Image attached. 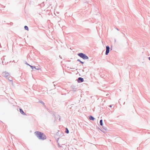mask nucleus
I'll return each mask as SVG.
<instances>
[{"label":"nucleus","mask_w":150,"mask_h":150,"mask_svg":"<svg viewBox=\"0 0 150 150\" xmlns=\"http://www.w3.org/2000/svg\"><path fill=\"white\" fill-rule=\"evenodd\" d=\"M35 134L39 139L44 140L46 138V136L45 134L40 132H35Z\"/></svg>","instance_id":"obj_1"},{"label":"nucleus","mask_w":150,"mask_h":150,"mask_svg":"<svg viewBox=\"0 0 150 150\" xmlns=\"http://www.w3.org/2000/svg\"><path fill=\"white\" fill-rule=\"evenodd\" d=\"M78 55L81 58H82L83 59H88V57L86 54L83 53H79L78 54Z\"/></svg>","instance_id":"obj_2"},{"label":"nucleus","mask_w":150,"mask_h":150,"mask_svg":"<svg viewBox=\"0 0 150 150\" xmlns=\"http://www.w3.org/2000/svg\"><path fill=\"white\" fill-rule=\"evenodd\" d=\"M106 51L105 54L108 55L109 52L110 47L109 46H106Z\"/></svg>","instance_id":"obj_3"},{"label":"nucleus","mask_w":150,"mask_h":150,"mask_svg":"<svg viewBox=\"0 0 150 150\" xmlns=\"http://www.w3.org/2000/svg\"><path fill=\"white\" fill-rule=\"evenodd\" d=\"M29 66L31 68V69H37L38 70H39V69H40V70H41V69L40 68H36L35 67V66H31V65H29Z\"/></svg>","instance_id":"obj_4"},{"label":"nucleus","mask_w":150,"mask_h":150,"mask_svg":"<svg viewBox=\"0 0 150 150\" xmlns=\"http://www.w3.org/2000/svg\"><path fill=\"white\" fill-rule=\"evenodd\" d=\"M83 78H82L81 77H79L78 79V82H83Z\"/></svg>","instance_id":"obj_5"},{"label":"nucleus","mask_w":150,"mask_h":150,"mask_svg":"<svg viewBox=\"0 0 150 150\" xmlns=\"http://www.w3.org/2000/svg\"><path fill=\"white\" fill-rule=\"evenodd\" d=\"M20 113L21 114H22L24 115H25V114L23 112V111L21 109H20Z\"/></svg>","instance_id":"obj_6"},{"label":"nucleus","mask_w":150,"mask_h":150,"mask_svg":"<svg viewBox=\"0 0 150 150\" xmlns=\"http://www.w3.org/2000/svg\"><path fill=\"white\" fill-rule=\"evenodd\" d=\"M89 119L90 120H94V118L92 116H90L89 117Z\"/></svg>","instance_id":"obj_7"},{"label":"nucleus","mask_w":150,"mask_h":150,"mask_svg":"<svg viewBox=\"0 0 150 150\" xmlns=\"http://www.w3.org/2000/svg\"><path fill=\"white\" fill-rule=\"evenodd\" d=\"M24 28L25 30H27L28 31V27L27 26H24Z\"/></svg>","instance_id":"obj_8"},{"label":"nucleus","mask_w":150,"mask_h":150,"mask_svg":"<svg viewBox=\"0 0 150 150\" xmlns=\"http://www.w3.org/2000/svg\"><path fill=\"white\" fill-rule=\"evenodd\" d=\"M65 132L66 133H67V134L69 132V130L67 128H66Z\"/></svg>","instance_id":"obj_9"},{"label":"nucleus","mask_w":150,"mask_h":150,"mask_svg":"<svg viewBox=\"0 0 150 150\" xmlns=\"http://www.w3.org/2000/svg\"><path fill=\"white\" fill-rule=\"evenodd\" d=\"M100 125L101 126H103V123H102V120H100Z\"/></svg>","instance_id":"obj_10"},{"label":"nucleus","mask_w":150,"mask_h":150,"mask_svg":"<svg viewBox=\"0 0 150 150\" xmlns=\"http://www.w3.org/2000/svg\"><path fill=\"white\" fill-rule=\"evenodd\" d=\"M6 74H7V75L8 74V73H6V72L3 73V75H5Z\"/></svg>","instance_id":"obj_11"},{"label":"nucleus","mask_w":150,"mask_h":150,"mask_svg":"<svg viewBox=\"0 0 150 150\" xmlns=\"http://www.w3.org/2000/svg\"><path fill=\"white\" fill-rule=\"evenodd\" d=\"M77 61H78L80 62H81V61L80 60H79V59H78V60H77Z\"/></svg>","instance_id":"obj_12"},{"label":"nucleus","mask_w":150,"mask_h":150,"mask_svg":"<svg viewBox=\"0 0 150 150\" xmlns=\"http://www.w3.org/2000/svg\"><path fill=\"white\" fill-rule=\"evenodd\" d=\"M80 62H81V63L82 64H83V62H81V61Z\"/></svg>","instance_id":"obj_13"},{"label":"nucleus","mask_w":150,"mask_h":150,"mask_svg":"<svg viewBox=\"0 0 150 150\" xmlns=\"http://www.w3.org/2000/svg\"><path fill=\"white\" fill-rule=\"evenodd\" d=\"M149 59L150 60V57H149Z\"/></svg>","instance_id":"obj_14"},{"label":"nucleus","mask_w":150,"mask_h":150,"mask_svg":"<svg viewBox=\"0 0 150 150\" xmlns=\"http://www.w3.org/2000/svg\"><path fill=\"white\" fill-rule=\"evenodd\" d=\"M110 107H111V105H110Z\"/></svg>","instance_id":"obj_15"}]
</instances>
